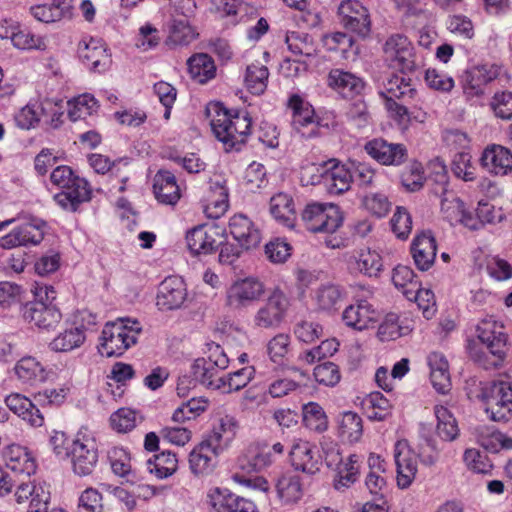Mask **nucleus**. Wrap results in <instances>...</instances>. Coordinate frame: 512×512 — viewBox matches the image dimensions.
<instances>
[{"label":"nucleus","instance_id":"6e6d98bb","mask_svg":"<svg viewBox=\"0 0 512 512\" xmlns=\"http://www.w3.org/2000/svg\"><path fill=\"white\" fill-rule=\"evenodd\" d=\"M405 297L416 302L418 308L422 311L423 317L427 320L435 316L437 311L436 301L434 293L430 289L413 285L412 289L405 290Z\"/></svg>","mask_w":512,"mask_h":512},{"label":"nucleus","instance_id":"9d476101","mask_svg":"<svg viewBox=\"0 0 512 512\" xmlns=\"http://www.w3.org/2000/svg\"><path fill=\"white\" fill-rule=\"evenodd\" d=\"M285 447L281 442L272 446L253 443L238 457L236 467L247 474L258 473L271 467L282 457Z\"/></svg>","mask_w":512,"mask_h":512},{"label":"nucleus","instance_id":"4be33fe9","mask_svg":"<svg viewBox=\"0 0 512 512\" xmlns=\"http://www.w3.org/2000/svg\"><path fill=\"white\" fill-rule=\"evenodd\" d=\"M479 162L489 175L506 176L512 172V151L500 144H489L483 149Z\"/></svg>","mask_w":512,"mask_h":512},{"label":"nucleus","instance_id":"e433bc0d","mask_svg":"<svg viewBox=\"0 0 512 512\" xmlns=\"http://www.w3.org/2000/svg\"><path fill=\"white\" fill-rule=\"evenodd\" d=\"M221 452L210 446L205 439L196 445L189 454V468L195 476H206L210 474L214 467V459Z\"/></svg>","mask_w":512,"mask_h":512},{"label":"nucleus","instance_id":"1a4fd4ad","mask_svg":"<svg viewBox=\"0 0 512 512\" xmlns=\"http://www.w3.org/2000/svg\"><path fill=\"white\" fill-rule=\"evenodd\" d=\"M264 293L265 285L259 278H236L225 290V306L233 311H241L258 302Z\"/></svg>","mask_w":512,"mask_h":512},{"label":"nucleus","instance_id":"473e14b6","mask_svg":"<svg viewBox=\"0 0 512 512\" xmlns=\"http://www.w3.org/2000/svg\"><path fill=\"white\" fill-rule=\"evenodd\" d=\"M336 435L343 444L354 445L361 441L364 433L362 417L354 411L339 413L335 420Z\"/></svg>","mask_w":512,"mask_h":512},{"label":"nucleus","instance_id":"f3484780","mask_svg":"<svg viewBox=\"0 0 512 512\" xmlns=\"http://www.w3.org/2000/svg\"><path fill=\"white\" fill-rule=\"evenodd\" d=\"M340 23L349 31L366 37L371 31L368 9L357 0L343 1L338 7Z\"/></svg>","mask_w":512,"mask_h":512},{"label":"nucleus","instance_id":"c85d7f7f","mask_svg":"<svg viewBox=\"0 0 512 512\" xmlns=\"http://www.w3.org/2000/svg\"><path fill=\"white\" fill-rule=\"evenodd\" d=\"M15 374L23 384L34 386L46 381H55L57 374L53 368H45L33 356H25L17 361L14 367Z\"/></svg>","mask_w":512,"mask_h":512},{"label":"nucleus","instance_id":"cd10ccee","mask_svg":"<svg viewBox=\"0 0 512 512\" xmlns=\"http://www.w3.org/2000/svg\"><path fill=\"white\" fill-rule=\"evenodd\" d=\"M379 312L367 300H358L347 306L342 313V320L346 326L364 331L378 322Z\"/></svg>","mask_w":512,"mask_h":512},{"label":"nucleus","instance_id":"a878e982","mask_svg":"<svg viewBox=\"0 0 512 512\" xmlns=\"http://www.w3.org/2000/svg\"><path fill=\"white\" fill-rule=\"evenodd\" d=\"M195 13L186 16L182 12L172 10L171 20L167 24L166 44L168 46H184L194 41L198 32L192 24Z\"/></svg>","mask_w":512,"mask_h":512},{"label":"nucleus","instance_id":"2eb2a0df","mask_svg":"<svg viewBox=\"0 0 512 512\" xmlns=\"http://www.w3.org/2000/svg\"><path fill=\"white\" fill-rule=\"evenodd\" d=\"M290 307V300L279 287L274 288L266 303L258 309L254 323L260 328H276L285 319Z\"/></svg>","mask_w":512,"mask_h":512},{"label":"nucleus","instance_id":"79ce46f5","mask_svg":"<svg viewBox=\"0 0 512 512\" xmlns=\"http://www.w3.org/2000/svg\"><path fill=\"white\" fill-rule=\"evenodd\" d=\"M5 403L13 413L32 427H41L44 424V416L27 397L18 393L10 394L6 397Z\"/></svg>","mask_w":512,"mask_h":512},{"label":"nucleus","instance_id":"f257e3e1","mask_svg":"<svg viewBox=\"0 0 512 512\" xmlns=\"http://www.w3.org/2000/svg\"><path fill=\"white\" fill-rule=\"evenodd\" d=\"M211 128L225 151L240 150L251 132V118L245 111L228 110L220 104L213 107Z\"/></svg>","mask_w":512,"mask_h":512},{"label":"nucleus","instance_id":"864d4df0","mask_svg":"<svg viewBox=\"0 0 512 512\" xmlns=\"http://www.w3.org/2000/svg\"><path fill=\"white\" fill-rule=\"evenodd\" d=\"M268 68L259 63H252L246 68L244 84L247 90L254 95L265 92L268 84Z\"/></svg>","mask_w":512,"mask_h":512},{"label":"nucleus","instance_id":"a18cd8bd","mask_svg":"<svg viewBox=\"0 0 512 512\" xmlns=\"http://www.w3.org/2000/svg\"><path fill=\"white\" fill-rule=\"evenodd\" d=\"M288 108L292 111V124L294 128L306 135L303 131L308 126L315 127V112L312 105L298 94H293L289 97Z\"/></svg>","mask_w":512,"mask_h":512},{"label":"nucleus","instance_id":"ea45409f","mask_svg":"<svg viewBox=\"0 0 512 512\" xmlns=\"http://www.w3.org/2000/svg\"><path fill=\"white\" fill-rule=\"evenodd\" d=\"M217 229L213 226L200 225L188 231L186 242L193 254H208L217 245Z\"/></svg>","mask_w":512,"mask_h":512},{"label":"nucleus","instance_id":"5fc2aeb1","mask_svg":"<svg viewBox=\"0 0 512 512\" xmlns=\"http://www.w3.org/2000/svg\"><path fill=\"white\" fill-rule=\"evenodd\" d=\"M437 419L436 431L438 436L445 441H453L459 435V428L455 417L442 405H436L434 408Z\"/></svg>","mask_w":512,"mask_h":512},{"label":"nucleus","instance_id":"6ab92c4d","mask_svg":"<svg viewBox=\"0 0 512 512\" xmlns=\"http://www.w3.org/2000/svg\"><path fill=\"white\" fill-rule=\"evenodd\" d=\"M77 52L83 64L93 71L103 72L111 63L106 44L100 38L84 36L78 43Z\"/></svg>","mask_w":512,"mask_h":512},{"label":"nucleus","instance_id":"aec40b11","mask_svg":"<svg viewBox=\"0 0 512 512\" xmlns=\"http://www.w3.org/2000/svg\"><path fill=\"white\" fill-rule=\"evenodd\" d=\"M227 233L246 249L256 248L262 241V231L259 226L242 213L230 217Z\"/></svg>","mask_w":512,"mask_h":512},{"label":"nucleus","instance_id":"4d7b16f0","mask_svg":"<svg viewBox=\"0 0 512 512\" xmlns=\"http://www.w3.org/2000/svg\"><path fill=\"white\" fill-rule=\"evenodd\" d=\"M45 105H50V102H29L15 114L14 119L17 126L22 129H30L35 127L45 112Z\"/></svg>","mask_w":512,"mask_h":512},{"label":"nucleus","instance_id":"0e129e2a","mask_svg":"<svg viewBox=\"0 0 512 512\" xmlns=\"http://www.w3.org/2000/svg\"><path fill=\"white\" fill-rule=\"evenodd\" d=\"M290 336L285 333L275 335L267 345V352L270 360L275 364H284L290 353Z\"/></svg>","mask_w":512,"mask_h":512},{"label":"nucleus","instance_id":"2f4dec72","mask_svg":"<svg viewBox=\"0 0 512 512\" xmlns=\"http://www.w3.org/2000/svg\"><path fill=\"white\" fill-rule=\"evenodd\" d=\"M275 490L280 502L284 505L298 503L304 496V482L295 471H285L275 481Z\"/></svg>","mask_w":512,"mask_h":512},{"label":"nucleus","instance_id":"603ef678","mask_svg":"<svg viewBox=\"0 0 512 512\" xmlns=\"http://www.w3.org/2000/svg\"><path fill=\"white\" fill-rule=\"evenodd\" d=\"M363 409L368 419L384 421L392 412V404L382 393L372 392L363 400Z\"/></svg>","mask_w":512,"mask_h":512},{"label":"nucleus","instance_id":"9b49d317","mask_svg":"<svg viewBox=\"0 0 512 512\" xmlns=\"http://www.w3.org/2000/svg\"><path fill=\"white\" fill-rule=\"evenodd\" d=\"M71 458L73 470L78 475L90 474L97 461L98 450L93 433L87 428H81L71 439Z\"/></svg>","mask_w":512,"mask_h":512},{"label":"nucleus","instance_id":"20e7f679","mask_svg":"<svg viewBox=\"0 0 512 512\" xmlns=\"http://www.w3.org/2000/svg\"><path fill=\"white\" fill-rule=\"evenodd\" d=\"M50 180L53 185L62 189L54 196V200L63 209L75 211L79 204L90 199L91 190L87 181L76 176L68 166L55 168Z\"/></svg>","mask_w":512,"mask_h":512},{"label":"nucleus","instance_id":"39448f33","mask_svg":"<svg viewBox=\"0 0 512 512\" xmlns=\"http://www.w3.org/2000/svg\"><path fill=\"white\" fill-rule=\"evenodd\" d=\"M33 293L35 300L26 305L25 319L39 329L56 328L62 319L60 310L52 303L56 298V291L52 286L36 283Z\"/></svg>","mask_w":512,"mask_h":512},{"label":"nucleus","instance_id":"5701e85b","mask_svg":"<svg viewBox=\"0 0 512 512\" xmlns=\"http://www.w3.org/2000/svg\"><path fill=\"white\" fill-rule=\"evenodd\" d=\"M364 149L371 158L385 166L401 165L407 158V149L403 144L390 143L383 138L368 141Z\"/></svg>","mask_w":512,"mask_h":512},{"label":"nucleus","instance_id":"680f3d73","mask_svg":"<svg viewBox=\"0 0 512 512\" xmlns=\"http://www.w3.org/2000/svg\"><path fill=\"white\" fill-rule=\"evenodd\" d=\"M289 51L296 57H311L316 52V45L307 34L290 32L286 36Z\"/></svg>","mask_w":512,"mask_h":512},{"label":"nucleus","instance_id":"13d9d810","mask_svg":"<svg viewBox=\"0 0 512 512\" xmlns=\"http://www.w3.org/2000/svg\"><path fill=\"white\" fill-rule=\"evenodd\" d=\"M254 375L255 369L253 366L243 367L223 377L219 391L226 394L239 391L247 386V384L254 378Z\"/></svg>","mask_w":512,"mask_h":512},{"label":"nucleus","instance_id":"69168bd1","mask_svg":"<svg viewBox=\"0 0 512 512\" xmlns=\"http://www.w3.org/2000/svg\"><path fill=\"white\" fill-rule=\"evenodd\" d=\"M11 42L14 47L22 50L43 51L47 48V40L44 36L32 33L27 29H22L21 26Z\"/></svg>","mask_w":512,"mask_h":512},{"label":"nucleus","instance_id":"58836bf2","mask_svg":"<svg viewBox=\"0 0 512 512\" xmlns=\"http://www.w3.org/2000/svg\"><path fill=\"white\" fill-rule=\"evenodd\" d=\"M6 466L12 471L30 476L36 471L37 464L33 454L19 444L9 445L4 452Z\"/></svg>","mask_w":512,"mask_h":512},{"label":"nucleus","instance_id":"f03ea898","mask_svg":"<svg viewBox=\"0 0 512 512\" xmlns=\"http://www.w3.org/2000/svg\"><path fill=\"white\" fill-rule=\"evenodd\" d=\"M507 344V334L502 322L489 316L482 319L476 326V339L468 342V351L470 356L477 362H482L485 356L484 349L497 358L502 360L505 355Z\"/></svg>","mask_w":512,"mask_h":512},{"label":"nucleus","instance_id":"b1692460","mask_svg":"<svg viewBox=\"0 0 512 512\" xmlns=\"http://www.w3.org/2000/svg\"><path fill=\"white\" fill-rule=\"evenodd\" d=\"M187 299V287L178 276L165 278L159 285L156 305L160 310L168 311L180 308Z\"/></svg>","mask_w":512,"mask_h":512},{"label":"nucleus","instance_id":"f704fd0d","mask_svg":"<svg viewBox=\"0 0 512 512\" xmlns=\"http://www.w3.org/2000/svg\"><path fill=\"white\" fill-rule=\"evenodd\" d=\"M238 428V421L233 416L224 415L214 422L212 430L205 440L222 453L235 439Z\"/></svg>","mask_w":512,"mask_h":512},{"label":"nucleus","instance_id":"774afa93","mask_svg":"<svg viewBox=\"0 0 512 512\" xmlns=\"http://www.w3.org/2000/svg\"><path fill=\"white\" fill-rule=\"evenodd\" d=\"M424 82L429 89L441 93H449L455 86L454 79L451 76L436 68L426 69Z\"/></svg>","mask_w":512,"mask_h":512},{"label":"nucleus","instance_id":"4c0bfd02","mask_svg":"<svg viewBox=\"0 0 512 512\" xmlns=\"http://www.w3.org/2000/svg\"><path fill=\"white\" fill-rule=\"evenodd\" d=\"M362 464V456L351 453L335 464L337 465L336 475L333 480V487L336 490H344L353 485L359 478Z\"/></svg>","mask_w":512,"mask_h":512},{"label":"nucleus","instance_id":"8fccbe9b","mask_svg":"<svg viewBox=\"0 0 512 512\" xmlns=\"http://www.w3.org/2000/svg\"><path fill=\"white\" fill-rule=\"evenodd\" d=\"M191 372L195 381L208 389L220 390L221 380H223V377L219 376L220 369L206 362L205 358L196 359L192 364Z\"/></svg>","mask_w":512,"mask_h":512},{"label":"nucleus","instance_id":"f8f14e48","mask_svg":"<svg viewBox=\"0 0 512 512\" xmlns=\"http://www.w3.org/2000/svg\"><path fill=\"white\" fill-rule=\"evenodd\" d=\"M96 317L87 310L78 311L73 326L59 332L48 344L54 352L67 353L80 348L86 340L87 326L95 325Z\"/></svg>","mask_w":512,"mask_h":512},{"label":"nucleus","instance_id":"0eeeda50","mask_svg":"<svg viewBox=\"0 0 512 512\" xmlns=\"http://www.w3.org/2000/svg\"><path fill=\"white\" fill-rule=\"evenodd\" d=\"M490 208L491 207L486 203H479L477 216H475L471 211L466 209L463 201L451 192L445 193L441 201V213L443 218L452 226L462 225L470 230H477L484 221H492V219L488 217Z\"/></svg>","mask_w":512,"mask_h":512},{"label":"nucleus","instance_id":"c03bdc74","mask_svg":"<svg viewBox=\"0 0 512 512\" xmlns=\"http://www.w3.org/2000/svg\"><path fill=\"white\" fill-rule=\"evenodd\" d=\"M153 192L156 199L168 205H174L181 197L175 176L169 171H159L154 177Z\"/></svg>","mask_w":512,"mask_h":512},{"label":"nucleus","instance_id":"4468645a","mask_svg":"<svg viewBox=\"0 0 512 512\" xmlns=\"http://www.w3.org/2000/svg\"><path fill=\"white\" fill-rule=\"evenodd\" d=\"M204 504L208 512H259L252 500L217 486L206 491Z\"/></svg>","mask_w":512,"mask_h":512},{"label":"nucleus","instance_id":"72a5a7b5","mask_svg":"<svg viewBox=\"0 0 512 512\" xmlns=\"http://www.w3.org/2000/svg\"><path fill=\"white\" fill-rule=\"evenodd\" d=\"M498 75L497 69L492 65H480L466 72L463 82V93L467 99L479 97L484 94L485 86Z\"/></svg>","mask_w":512,"mask_h":512},{"label":"nucleus","instance_id":"ddd939ff","mask_svg":"<svg viewBox=\"0 0 512 512\" xmlns=\"http://www.w3.org/2000/svg\"><path fill=\"white\" fill-rule=\"evenodd\" d=\"M302 220L311 232L334 233L342 225L343 217L334 204L311 203L304 209Z\"/></svg>","mask_w":512,"mask_h":512},{"label":"nucleus","instance_id":"393cba45","mask_svg":"<svg viewBox=\"0 0 512 512\" xmlns=\"http://www.w3.org/2000/svg\"><path fill=\"white\" fill-rule=\"evenodd\" d=\"M44 238V224L28 221L15 227L0 238V247L12 249L19 246L38 245Z\"/></svg>","mask_w":512,"mask_h":512},{"label":"nucleus","instance_id":"423d86ee","mask_svg":"<svg viewBox=\"0 0 512 512\" xmlns=\"http://www.w3.org/2000/svg\"><path fill=\"white\" fill-rule=\"evenodd\" d=\"M477 398L494 421H508L512 417V387L505 381L481 383Z\"/></svg>","mask_w":512,"mask_h":512},{"label":"nucleus","instance_id":"052dcab7","mask_svg":"<svg viewBox=\"0 0 512 512\" xmlns=\"http://www.w3.org/2000/svg\"><path fill=\"white\" fill-rule=\"evenodd\" d=\"M477 441L484 449L492 453L499 452L502 449H512L511 437L489 428L479 434Z\"/></svg>","mask_w":512,"mask_h":512},{"label":"nucleus","instance_id":"dca6fc26","mask_svg":"<svg viewBox=\"0 0 512 512\" xmlns=\"http://www.w3.org/2000/svg\"><path fill=\"white\" fill-rule=\"evenodd\" d=\"M289 461L295 472L314 475L322 466V457L317 446L309 440L294 438L289 449Z\"/></svg>","mask_w":512,"mask_h":512},{"label":"nucleus","instance_id":"c756f323","mask_svg":"<svg viewBox=\"0 0 512 512\" xmlns=\"http://www.w3.org/2000/svg\"><path fill=\"white\" fill-rule=\"evenodd\" d=\"M322 176L329 193L336 195L348 191L353 181L351 169L336 159L323 164Z\"/></svg>","mask_w":512,"mask_h":512},{"label":"nucleus","instance_id":"6e6552de","mask_svg":"<svg viewBox=\"0 0 512 512\" xmlns=\"http://www.w3.org/2000/svg\"><path fill=\"white\" fill-rule=\"evenodd\" d=\"M382 58L390 69L406 73L416 68V53L413 43L403 34H392L384 42Z\"/></svg>","mask_w":512,"mask_h":512},{"label":"nucleus","instance_id":"a19ab883","mask_svg":"<svg viewBox=\"0 0 512 512\" xmlns=\"http://www.w3.org/2000/svg\"><path fill=\"white\" fill-rule=\"evenodd\" d=\"M427 364L433 388L438 393H448L451 390V378L446 357L440 352H431L427 357Z\"/></svg>","mask_w":512,"mask_h":512},{"label":"nucleus","instance_id":"09e8293b","mask_svg":"<svg viewBox=\"0 0 512 512\" xmlns=\"http://www.w3.org/2000/svg\"><path fill=\"white\" fill-rule=\"evenodd\" d=\"M99 103L89 93L78 95L67 102V114L71 121L85 120L98 112Z\"/></svg>","mask_w":512,"mask_h":512},{"label":"nucleus","instance_id":"49530a36","mask_svg":"<svg viewBox=\"0 0 512 512\" xmlns=\"http://www.w3.org/2000/svg\"><path fill=\"white\" fill-rule=\"evenodd\" d=\"M270 213L281 225L293 228L296 210L293 198L286 193H278L270 199Z\"/></svg>","mask_w":512,"mask_h":512},{"label":"nucleus","instance_id":"de8ad7c7","mask_svg":"<svg viewBox=\"0 0 512 512\" xmlns=\"http://www.w3.org/2000/svg\"><path fill=\"white\" fill-rule=\"evenodd\" d=\"M190 77L199 84H206L216 75V65L211 56L197 53L187 62Z\"/></svg>","mask_w":512,"mask_h":512},{"label":"nucleus","instance_id":"e2e57ef3","mask_svg":"<svg viewBox=\"0 0 512 512\" xmlns=\"http://www.w3.org/2000/svg\"><path fill=\"white\" fill-rule=\"evenodd\" d=\"M139 420L140 416L136 410L120 408L111 414L110 425L118 433H127L136 427Z\"/></svg>","mask_w":512,"mask_h":512},{"label":"nucleus","instance_id":"c9c22d12","mask_svg":"<svg viewBox=\"0 0 512 512\" xmlns=\"http://www.w3.org/2000/svg\"><path fill=\"white\" fill-rule=\"evenodd\" d=\"M327 84L346 98L359 95L364 89V82L360 77L339 68H334L329 72Z\"/></svg>","mask_w":512,"mask_h":512},{"label":"nucleus","instance_id":"a211bd4d","mask_svg":"<svg viewBox=\"0 0 512 512\" xmlns=\"http://www.w3.org/2000/svg\"><path fill=\"white\" fill-rule=\"evenodd\" d=\"M396 463V483L400 489H407L413 483L418 471V456L405 439L398 440L394 446Z\"/></svg>","mask_w":512,"mask_h":512},{"label":"nucleus","instance_id":"338daca9","mask_svg":"<svg viewBox=\"0 0 512 512\" xmlns=\"http://www.w3.org/2000/svg\"><path fill=\"white\" fill-rule=\"evenodd\" d=\"M299 384L285 376L273 375L267 379L266 391L271 398H283L296 391Z\"/></svg>","mask_w":512,"mask_h":512},{"label":"nucleus","instance_id":"bb28decb","mask_svg":"<svg viewBox=\"0 0 512 512\" xmlns=\"http://www.w3.org/2000/svg\"><path fill=\"white\" fill-rule=\"evenodd\" d=\"M348 269L355 274L367 277H378L383 270L381 255L370 248L363 247L353 250L347 260Z\"/></svg>","mask_w":512,"mask_h":512},{"label":"nucleus","instance_id":"412c9836","mask_svg":"<svg viewBox=\"0 0 512 512\" xmlns=\"http://www.w3.org/2000/svg\"><path fill=\"white\" fill-rule=\"evenodd\" d=\"M201 205L206 216L212 219H218L227 211L228 189L222 176L211 178L209 187L201 199Z\"/></svg>","mask_w":512,"mask_h":512},{"label":"nucleus","instance_id":"7c9ffc66","mask_svg":"<svg viewBox=\"0 0 512 512\" xmlns=\"http://www.w3.org/2000/svg\"><path fill=\"white\" fill-rule=\"evenodd\" d=\"M436 253V239L430 231H422L414 237L411 243V254L419 270H429L435 262Z\"/></svg>","mask_w":512,"mask_h":512},{"label":"nucleus","instance_id":"37998d69","mask_svg":"<svg viewBox=\"0 0 512 512\" xmlns=\"http://www.w3.org/2000/svg\"><path fill=\"white\" fill-rule=\"evenodd\" d=\"M405 73L392 74L383 82L380 94L388 100L402 99L406 102L413 100L417 91L412 87L411 79Z\"/></svg>","mask_w":512,"mask_h":512},{"label":"nucleus","instance_id":"bf43d9fd","mask_svg":"<svg viewBox=\"0 0 512 512\" xmlns=\"http://www.w3.org/2000/svg\"><path fill=\"white\" fill-rule=\"evenodd\" d=\"M178 468V459L175 453L162 452L154 456V460L148 461V469L158 478H167L173 475Z\"/></svg>","mask_w":512,"mask_h":512},{"label":"nucleus","instance_id":"7ed1b4c3","mask_svg":"<svg viewBox=\"0 0 512 512\" xmlns=\"http://www.w3.org/2000/svg\"><path fill=\"white\" fill-rule=\"evenodd\" d=\"M142 332L140 322L132 318H118L105 324L101 333L99 352L102 356H121L134 346Z\"/></svg>","mask_w":512,"mask_h":512},{"label":"nucleus","instance_id":"3c124183","mask_svg":"<svg viewBox=\"0 0 512 512\" xmlns=\"http://www.w3.org/2000/svg\"><path fill=\"white\" fill-rule=\"evenodd\" d=\"M303 425L315 433H324L329 426L328 416L323 407L316 402H308L302 407Z\"/></svg>","mask_w":512,"mask_h":512}]
</instances>
